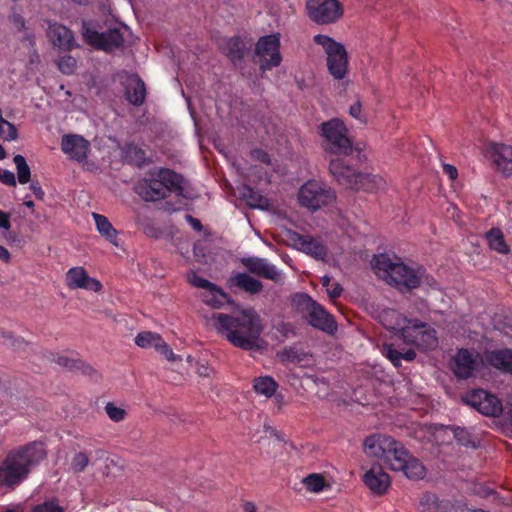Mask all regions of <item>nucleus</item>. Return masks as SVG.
I'll list each match as a JSON object with an SVG mask.
<instances>
[{
	"label": "nucleus",
	"instance_id": "2eb2a0df",
	"mask_svg": "<svg viewBox=\"0 0 512 512\" xmlns=\"http://www.w3.org/2000/svg\"><path fill=\"white\" fill-rule=\"evenodd\" d=\"M280 34L273 33L262 36L258 39L255 46V53L260 60V69L262 71L271 70L278 67L282 62L280 52Z\"/></svg>",
	"mask_w": 512,
	"mask_h": 512
},
{
	"label": "nucleus",
	"instance_id": "c9c22d12",
	"mask_svg": "<svg viewBox=\"0 0 512 512\" xmlns=\"http://www.w3.org/2000/svg\"><path fill=\"white\" fill-rule=\"evenodd\" d=\"M224 50L229 57V59L236 64L243 58L244 54V45L240 38L233 37L226 41Z\"/></svg>",
	"mask_w": 512,
	"mask_h": 512
},
{
	"label": "nucleus",
	"instance_id": "c756f323",
	"mask_svg": "<svg viewBox=\"0 0 512 512\" xmlns=\"http://www.w3.org/2000/svg\"><path fill=\"white\" fill-rule=\"evenodd\" d=\"M201 298L204 303L213 308H220L225 303L229 302L228 295L215 284L210 289L203 291Z\"/></svg>",
	"mask_w": 512,
	"mask_h": 512
},
{
	"label": "nucleus",
	"instance_id": "b1692460",
	"mask_svg": "<svg viewBox=\"0 0 512 512\" xmlns=\"http://www.w3.org/2000/svg\"><path fill=\"white\" fill-rule=\"evenodd\" d=\"M123 83L127 100L133 105L142 104L146 95L144 82L135 74H127Z\"/></svg>",
	"mask_w": 512,
	"mask_h": 512
},
{
	"label": "nucleus",
	"instance_id": "79ce46f5",
	"mask_svg": "<svg viewBox=\"0 0 512 512\" xmlns=\"http://www.w3.org/2000/svg\"><path fill=\"white\" fill-rule=\"evenodd\" d=\"M321 281L323 287L326 288V291L331 298H337L341 295L342 287L339 283L332 282L329 276H323Z\"/></svg>",
	"mask_w": 512,
	"mask_h": 512
},
{
	"label": "nucleus",
	"instance_id": "e2e57ef3",
	"mask_svg": "<svg viewBox=\"0 0 512 512\" xmlns=\"http://www.w3.org/2000/svg\"><path fill=\"white\" fill-rule=\"evenodd\" d=\"M256 508L255 505L251 502H247L244 504V511L245 512H255Z\"/></svg>",
	"mask_w": 512,
	"mask_h": 512
},
{
	"label": "nucleus",
	"instance_id": "603ef678",
	"mask_svg": "<svg viewBox=\"0 0 512 512\" xmlns=\"http://www.w3.org/2000/svg\"><path fill=\"white\" fill-rule=\"evenodd\" d=\"M17 174H18V181L21 184H26L30 181L31 172L29 165L22 166L20 168H17Z\"/></svg>",
	"mask_w": 512,
	"mask_h": 512
},
{
	"label": "nucleus",
	"instance_id": "680f3d73",
	"mask_svg": "<svg viewBox=\"0 0 512 512\" xmlns=\"http://www.w3.org/2000/svg\"><path fill=\"white\" fill-rule=\"evenodd\" d=\"M13 160L16 165V168H20L22 166L26 167V165H28L25 158L22 155H16Z\"/></svg>",
	"mask_w": 512,
	"mask_h": 512
},
{
	"label": "nucleus",
	"instance_id": "4d7b16f0",
	"mask_svg": "<svg viewBox=\"0 0 512 512\" xmlns=\"http://www.w3.org/2000/svg\"><path fill=\"white\" fill-rule=\"evenodd\" d=\"M10 226L9 214L0 210V228L8 230Z\"/></svg>",
	"mask_w": 512,
	"mask_h": 512
},
{
	"label": "nucleus",
	"instance_id": "dca6fc26",
	"mask_svg": "<svg viewBox=\"0 0 512 512\" xmlns=\"http://www.w3.org/2000/svg\"><path fill=\"white\" fill-rule=\"evenodd\" d=\"M464 400L485 416L497 417L503 412V405L498 397L482 389L470 391Z\"/></svg>",
	"mask_w": 512,
	"mask_h": 512
},
{
	"label": "nucleus",
	"instance_id": "13d9d810",
	"mask_svg": "<svg viewBox=\"0 0 512 512\" xmlns=\"http://www.w3.org/2000/svg\"><path fill=\"white\" fill-rule=\"evenodd\" d=\"M197 372L200 376L210 377L212 374V369L205 365H200L197 369Z\"/></svg>",
	"mask_w": 512,
	"mask_h": 512
},
{
	"label": "nucleus",
	"instance_id": "c03bdc74",
	"mask_svg": "<svg viewBox=\"0 0 512 512\" xmlns=\"http://www.w3.org/2000/svg\"><path fill=\"white\" fill-rule=\"evenodd\" d=\"M89 458L86 453L79 452L74 455L72 462H71V468L74 472H82L88 465Z\"/></svg>",
	"mask_w": 512,
	"mask_h": 512
},
{
	"label": "nucleus",
	"instance_id": "69168bd1",
	"mask_svg": "<svg viewBox=\"0 0 512 512\" xmlns=\"http://www.w3.org/2000/svg\"><path fill=\"white\" fill-rule=\"evenodd\" d=\"M34 196L39 199H42L44 196V192L42 191V189L40 187H36L35 185H34Z\"/></svg>",
	"mask_w": 512,
	"mask_h": 512
},
{
	"label": "nucleus",
	"instance_id": "6e6d98bb",
	"mask_svg": "<svg viewBox=\"0 0 512 512\" xmlns=\"http://www.w3.org/2000/svg\"><path fill=\"white\" fill-rule=\"evenodd\" d=\"M443 171L451 180H455L458 176L457 168L451 164H443Z\"/></svg>",
	"mask_w": 512,
	"mask_h": 512
},
{
	"label": "nucleus",
	"instance_id": "338daca9",
	"mask_svg": "<svg viewBox=\"0 0 512 512\" xmlns=\"http://www.w3.org/2000/svg\"><path fill=\"white\" fill-rule=\"evenodd\" d=\"M7 157V153L4 147L0 144V160H3Z\"/></svg>",
	"mask_w": 512,
	"mask_h": 512
},
{
	"label": "nucleus",
	"instance_id": "c85d7f7f",
	"mask_svg": "<svg viewBox=\"0 0 512 512\" xmlns=\"http://www.w3.org/2000/svg\"><path fill=\"white\" fill-rule=\"evenodd\" d=\"M230 286L238 287L248 293L256 294L263 288L262 283L247 273H236L229 280Z\"/></svg>",
	"mask_w": 512,
	"mask_h": 512
},
{
	"label": "nucleus",
	"instance_id": "0e129e2a",
	"mask_svg": "<svg viewBox=\"0 0 512 512\" xmlns=\"http://www.w3.org/2000/svg\"><path fill=\"white\" fill-rule=\"evenodd\" d=\"M14 23L17 26L24 27V19L20 15H14Z\"/></svg>",
	"mask_w": 512,
	"mask_h": 512
},
{
	"label": "nucleus",
	"instance_id": "7ed1b4c3",
	"mask_svg": "<svg viewBox=\"0 0 512 512\" xmlns=\"http://www.w3.org/2000/svg\"><path fill=\"white\" fill-rule=\"evenodd\" d=\"M371 265L381 279L399 289L418 287L425 274L422 267H410L404 264L399 257H391L388 254L375 255Z\"/></svg>",
	"mask_w": 512,
	"mask_h": 512
},
{
	"label": "nucleus",
	"instance_id": "4c0bfd02",
	"mask_svg": "<svg viewBox=\"0 0 512 512\" xmlns=\"http://www.w3.org/2000/svg\"><path fill=\"white\" fill-rule=\"evenodd\" d=\"M107 416L114 422H120L126 417V410L122 406H117L113 402H108L105 407Z\"/></svg>",
	"mask_w": 512,
	"mask_h": 512
},
{
	"label": "nucleus",
	"instance_id": "39448f33",
	"mask_svg": "<svg viewBox=\"0 0 512 512\" xmlns=\"http://www.w3.org/2000/svg\"><path fill=\"white\" fill-rule=\"evenodd\" d=\"M32 468V443L13 449L0 462V488L14 490L28 477Z\"/></svg>",
	"mask_w": 512,
	"mask_h": 512
},
{
	"label": "nucleus",
	"instance_id": "f8f14e48",
	"mask_svg": "<svg viewBox=\"0 0 512 512\" xmlns=\"http://www.w3.org/2000/svg\"><path fill=\"white\" fill-rule=\"evenodd\" d=\"M295 301L301 306L310 325L327 333L337 330L333 317L307 294H299Z\"/></svg>",
	"mask_w": 512,
	"mask_h": 512
},
{
	"label": "nucleus",
	"instance_id": "0eeeda50",
	"mask_svg": "<svg viewBox=\"0 0 512 512\" xmlns=\"http://www.w3.org/2000/svg\"><path fill=\"white\" fill-rule=\"evenodd\" d=\"M313 42L325 54L326 67L332 78L344 80L349 72V54L344 44L325 34L314 35Z\"/></svg>",
	"mask_w": 512,
	"mask_h": 512
},
{
	"label": "nucleus",
	"instance_id": "6ab92c4d",
	"mask_svg": "<svg viewBox=\"0 0 512 512\" xmlns=\"http://www.w3.org/2000/svg\"><path fill=\"white\" fill-rule=\"evenodd\" d=\"M61 149L71 160L84 162L90 152V143L77 134H67L62 137Z\"/></svg>",
	"mask_w": 512,
	"mask_h": 512
},
{
	"label": "nucleus",
	"instance_id": "aec40b11",
	"mask_svg": "<svg viewBox=\"0 0 512 512\" xmlns=\"http://www.w3.org/2000/svg\"><path fill=\"white\" fill-rule=\"evenodd\" d=\"M485 155L489 157L497 169L504 175L512 174V146L502 143H490L485 148Z\"/></svg>",
	"mask_w": 512,
	"mask_h": 512
},
{
	"label": "nucleus",
	"instance_id": "423d86ee",
	"mask_svg": "<svg viewBox=\"0 0 512 512\" xmlns=\"http://www.w3.org/2000/svg\"><path fill=\"white\" fill-rule=\"evenodd\" d=\"M329 170L340 185L354 190L376 192L384 189L386 182L380 175L361 173L345 164L341 158H334L329 163Z\"/></svg>",
	"mask_w": 512,
	"mask_h": 512
},
{
	"label": "nucleus",
	"instance_id": "3c124183",
	"mask_svg": "<svg viewBox=\"0 0 512 512\" xmlns=\"http://www.w3.org/2000/svg\"><path fill=\"white\" fill-rule=\"evenodd\" d=\"M349 113L353 118L359 120L362 123L366 121L365 116L362 114V105L359 101L353 103L350 106Z\"/></svg>",
	"mask_w": 512,
	"mask_h": 512
},
{
	"label": "nucleus",
	"instance_id": "37998d69",
	"mask_svg": "<svg viewBox=\"0 0 512 512\" xmlns=\"http://www.w3.org/2000/svg\"><path fill=\"white\" fill-rule=\"evenodd\" d=\"M188 282L194 287L201 288L204 291L210 289L214 284L200 277L195 271H190L187 275Z\"/></svg>",
	"mask_w": 512,
	"mask_h": 512
},
{
	"label": "nucleus",
	"instance_id": "58836bf2",
	"mask_svg": "<svg viewBox=\"0 0 512 512\" xmlns=\"http://www.w3.org/2000/svg\"><path fill=\"white\" fill-rule=\"evenodd\" d=\"M57 66L62 73L73 74L77 68V60L70 55H64L58 59Z\"/></svg>",
	"mask_w": 512,
	"mask_h": 512
},
{
	"label": "nucleus",
	"instance_id": "f704fd0d",
	"mask_svg": "<svg viewBox=\"0 0 512 512\" xmlns=\"http://www.w3.org/2000/svg\"><path fill=\"white\" fill-rule=\"evenodd\" d=\"M242 198L248 206L254 209L265 210L269 207V200L250 187H244L242 191Z\"/></svg>",
	"mask_w": 512,
	"mask_h": 512
},
{
	"label": "nucleus",
	"instance_id": "ddd939ff",
	"mask_svg": "<svg viewBox=\"0 0 512 512\" xmlns=\"http://www.w3.org/2000/svg\"><path fill=\"white\" fill-rule=\"evenodd\" d=\"M486 366L483 356L475 349H458L452 357L451 368L459 379H468Z\"/></svg>",
	"mask_w": 512,
	"mask_h": 512
},
{
	"label": "nucleus",
	"instance_id": "20e7f679",
	"mask_svg": "<svg viewBox=\"0 0 512 512\" xmlns=\"http://www.w3.org/2000/svg\"><path fill=\"white\" fill-rule=\"evenodd\" d=\"M183 183L181 175L170 169L158 168L139 180L134 189L144 201H157L165 198L169 191L184 195Z\"/></svg>",
	"mask_w": 512,
	"mask_h": 512
},
{
	"label": "nucleus",
	"instance_id": "f03ea898",
	"mask_svg": "<svg viewBox=\"0 0 512 512\" xmlns=\"http://www.w3.org/2000/svg\"><path fill=\"white\" fill-rule=\"evenodd\" d=\"M363 446L369 457L382 460L390 470L402 472L408 479L420 480L426 474L422 463L391 436L379 433L369 435Z\"/></svg>",
	"mask_w": 512,
	"mask_h": 512
},
{
	"label": "nucleus",
	"instance_id": "774afa93",
	"mask_svg": "<svg viewBox=\"0 0 512 512\" xmlns=\"http://www.w3.org/2000/svg\"><path fill=\"white\" fill-rule=\"evenodd\" d=\"M26 207L28 208H32V200L29 199V200H25L24 203H23Z\"/></svg>",
	"mask_w": 512,
	"mask_h": 512
},
{
	"label": "nucleus",
	"instance_id": "a211bd4d",
	"mask_svg": "<svg viewBox=\"0 0 512 512\" xmlns=\"http://www.w3.org/2000/svg\"><path fill=\"white\" fill-rule=\"evenodd\" d=\"M365 486L376 496L385 495L391 487V477L379 464L372 465L362 476Z\"/></svg>",
	"mask_w": 512,
	"mask_h": 512
},
{
	"label": "nucleus",
	"instance_id": "bb28decb",
	"mask_svg": "<svg viewBox=\"0 0 512 512\" xmlns=\"http://www.w3.org/2000/svg\"><path fill=\"white\" fill-rule=\"evenodd\" d=\"M52 361L59 367L67 370H85L89 368L84 361H82L75 351H63L55 353L52 356Z\"/></svg>",
	"mask_w": 512,
	"mask_h": 512
},
{
	"label": "nucleus",
	"instance_id": "72a5a7b5",
	"mask_svg": "<svg viewBox=\"0 0 512 512\" xmlns=\"http://www.w3.org/2000/svg\"><path fill=\"white\" fill-rule=\"evenodd\" d=\"M278 388L277 382L271 376H259L253 381V389L256 394L271 398Z\"/></svg>",
	"mask_w": 512,
	"mask_h": 512
},
{
	"label": "nucleus",
	"instance_id": "4be33fe9",
	"mask_svg": "<svg viewBox=\"0 0 512 512\" xmlns=\"http://www.w3.org/2000/svg\"><path fill=\"white\" fill-rule=\"evenodd\" d=\"M292 242V246L302 251L314 258L323 259L326 256V248L325 246L308 235H299L297 233H293L290 237Z\"/></svg>",
	"mask_w": 512,
	"mask_h": 512
},
{
	"label": "nucleus",
	"instance_id": "a18cd8bd",
	"mask_svg": "<svg viewBox=\"0 0 512 512\" xmlns=\"http://www.w3.org/2000/svg\"><path fill=\"white\" fill-rule=\"evenodd\" d=\"M46 438L39 441H34V464L38 461L43 460L46 455Z\"/></svg>",
	"mask_w": 512,
	"mask_h": 512
},
{
	"label": "nucleus",
	"instance_id": "de8ad7c7",
	"mask_svg": "<svg viewBox=\"0 0 512 512\" xmlns=\"http://www.w3.org/2000/svg\"><path fill=\"white\" fill-rule=\"evenodd\" d=\"M34 512H63V509L55 501H48L34 507Z\"/></svg>",
	"mask_w": 512,
	"mask_h": 512
},
{
	"label": "nucleus",
	"instance_id": "4468645a",
	"mask_svg": "<svg viewBox=\"0 0 512 512\" xmlns=\"http://www.w3.org/2000/svg\"><path fill=\"white\" fill-rule=\"evenodd\" d=\"M308 17L320 25L338 22L344 15V7L339 0H307Z\"/></svg>",
	"mask_w": 512,
	"mask_h": 512
},
{
	"label": "nucleus",
	"instance_id": "1a4fd4ad",
	"mask_svg": "<svg viewBox=\"0 0 512 512\" xmlns=\"http://www.w3.org/2000/svg\"><path fill=\"white\" fill-rule=\"evenodd\" d=\"M320 135L323 138L324 148L328 152L345 155L351 152L352 142L342 120L335 118L322 123Z\"/></svg>",
	"mask_w": 512,
	"mask_h": 512
},
{
	"label": "nucleus",
	"instance_id": "9b49d317",
	"mask_svg": "<svg viewBox=\"0 0 512 512\" xmlns=\"http://www.w3.org/2000/svg\"><path fill=\"white\" fill-rule=\"evenodd\" d=\"M406 344L421 350H430L438 345L436 331L428 323L411 319L402 329V338Z\"/></svg>",
	"mask_w": 512,
	"mask_h": 512
},
{
	"label": "nucleus",
	"instance_id": "e433bc0d",
	"mask_svg": "<svg viewBox=\"0 0 512 512\" xmlns=\"http://www.w3.org/2000/svg\"><path fill=\"white\" fill-rule=\"evenodd\" d=\"M303 484L307 491L320 493L329 488V484L321 474L312 473L303 479Z\"/></svg>",
	"mask_w": 512,
	"mask_h": 512
},
{
	"label": "nucleus",
	"instance_id": "864d4df0",
	"mask_svg": "<svg viewBox=\"0 0 512 512\" xmlns=\"http://www.w3.org/2000/svg\"><path fill=\"white\" fill-rule=\"evenodd\" d=\"M131 153H134L135 156L137 157L135 160L137 164H141L142 161L144 160V152L141 149L137 148L136 146L130 145L127 147V154L130 156Z\"/></svg>",
	"mask_w": 512,
	"mask_h": 512
},
{
	"label": "nucleus",
	"instance_id": "5fc2aeb1",
	"mask_svg": "<svg viewBox=\"0 0 512 512\" xmlns=\"http://www.w3.org/2000/svg\"><path fill=\"white\" fill-rule=\"evenodd\" d=\"M252 157L256 160H259L263 163H266V164H270V157L269 155L263 151V150H260V149H256L252 152Z\"/></svg>",
	"mask_w": 512,
	"mask_h": 512
},
{
	"label": "nucleus",
	"instance_id": "cd10ccee",
	"mask_svg": "<svg viewBox=\"0 0 512 512\" xmlns=\"http://www.w3.org/2000/svg\"><path fill=\"white\" fill-rule=\"evenodd\" d=\"M409 320L394 309L384 310L380 315L383 326L389 330L397 331L400 338H402V329L406 327Z\"/></svg>",
	"mask_w": 512,
	"mask_h": 512
},
{
	"label": "nucleus",
	"instance_id": "ea45409f",
	"mask_svg": "<svg viewBox=\"0 0 512 512\" xmlns=\"http://www.w3.org/2000/svg\"><path fill=\"white\" fill-rule=\"evenodd\" d=\"M451 431L453 432L457 442L461 445L476 447V442L471 440L470 433L467 429L461 427H451Z\"/></svg>",
	"mask_w": 512,
	"mask_h": 512
},
{
	"label": "nucleus",
	"instance_id": "a19ab883",
	"mask_svg": "<svg viewBox=\"0 0 512 512\" xmlns=\"http://www.w3.org/2000/svg\"><path fill=\"white\" fill-rule=\"evenodd\" d=\"M17 138V130L9 121H0V139L4 141H12Z\"/></svg>",
	"mask_w": 512,
	"mask_h": 512
},
{
	"label": "nucleus",
	"instance_id": "f257e3e1",
	"mask_svg": "<svg viewBox=\"0 0 512 512\" xmlns=\"http://www.w3.org/2000/svg\"><path fill=\"white\" fill-rule=\"evenodd\" d=\"M207 325L238 348L254 350L263 344L261 334L264 326L259 314L252 308L240 310L235 317L213 313L207 318Z\"/></svg>",
	"mask_w": 512,
	"mask_h": 512
},
{
	"label": "nucleus",
	"instance_id": "09e8293b",
	"mask_svg": "<svg viewBox=\"0 0 512 512\" xmlns=\"http://www.w3.org/2000/svg\"><path fill=\"white\" fill-rule=\"evenodd\" d=\"M436 497L431 494L424 495L420 500V507L424 512H431L436 505Z\"/></svg>",
	"mask_w": 512,
	"mask_h": 512
},
{
	"label": "nucleus",
	"instance_id": "393cba45",
	"mask_svg": "<svg viewBox=\"0 0 512 512\" xmlns=\"http://www.w3.org/2000/svg\"><path fill=\"white\" fill-rule=\"evenodd\" d=\"M92 218L95 223V228L102 238H104L109 244L118 248L119 243V232L113 227L109 219L101 214L92 213Z\"/></svg>",
	"mask_w": 512,
	"mask_h": 512
},
{
	"label": "nucleus",
	"instance_id": "f3484780",
	"mask_svg": "<svg viewBox=\"0 0 512 512\" xmlns=\"http://www.w3.org/2000/svg\"><path fill=\"white\" fill-rule=\"evenodd\" d=\"M65 285L70 290H86L98 293L102 290V283L94 277H91L83 266H74L65 273Z\"/></svg>",
	"mask_w": 512,
	"mask_h": 512
},
{
	"label": "nucleus",
	"instance_id": "5701e85b",
	"mask_svg": "<svg viewBox=\"0 0 512 512\" xmlns=\"http://www.w3.org/2000/svg\"><path fill=\"white\" fill-rule=\"evenodd\" d=\"M47 34L52 44L63 51L71 50L77 46L72 31L66 26L57 23L51 24Z\"/></svg>",
	"mask_w": 512,
	"mask_h": 512
},
{
	"label": "nucleus",
	"instance_id": "49530a36",
	"mask_svg": "<svg viewBox=\"0 0 512 512\" xmlns=\"http://www.w3.org/2000/svg\"><path fill=\"white\" fill-rule=\"evenodd\" d=\"M157 352L170 362L181 361V357L177 356L165 341L161 344V348H159Z\"/></svg>",
	"mask_w": 512,
	"mask_h": 512
},
{
	"label": "nucleus",
	"instance_id": "052dcab7",
	"mask_svg": "<svg viewBox=\"0 0 512 512\" xmlns=\"http://www.w3.org/2000/svg\"><path fill=\"white\" fill-rule=\"evenodd\" d=\"M0 260L8 262L10 260L9 251L2 245H0Z\"/></svg>",
	"mask_w": 512,
	"mask_h": 512
},
{
	"label": "nucleus",
	"instance_id": "a878e982",
	"mask_svg": "<svg viewBox=\"0 0 512 512\" xmlns=\"http://www.w3.org/2000/svg\"><path fill=\"white\" fill-rule=\"evenodd\" d=\"M487 363L495 369L512 374V350L500 349L486 353Z\"/></svg>",
	"mask_w": 512,
	"mask_h": 512
},
{
	"label": "nucleus",
	"instance_id": "473e14b6",
	"mask_svg": "<svg viewBox=\"0 0 512 512\" xmlns=\"http://www.w3.org/2000/svg\"><path fill=\"white\" fill-rule=\"evenodd\" d=\"M163 342L162 336L152 331L139 332L135 337V344L142 349L154 348L158 351Z\"/></svg>",
	"mask_w": 512,
	"mask_h": 512
},
{
	"label": "nucleus",
	"instance_id": "412c9836",
	"mask_svg": "<svg viewBox=\"0 0 512 512\" xmlns=\"http://www.w3.org/2000/svg\"><path fill=\"white\" fill-rule=\"evenodd\" d=\"M242 264L251 272L277 283L283 281V273L264 258L248 257L242 259Z\"/></svg>",
	"mask_w": 512,
	"mask_h": 512
},
{
	"label": "nucleus",
	"instance_id": "9d476101",
	"mask_svg": "<svg viewBox=\"0 0 512 512\" xmlns=\"http://www.w3.org/2000/svg\"><path fill=\"white\" fill-rule=\"evenodd\" d=\"M125 27H109L107 31L100 32L92 22H84L82 35L86 43L104 51H113L119 48L124 41Z\"/></svg>",
	"mask_w": 512,
	"mask_h": 512
},
{
	"label": "nucleus",
	"instance_id": "8fccbe9b",
	"mask_svg": "<svg viewBox=\"0 0 512 512\" xmlns=\"http://www.w3.org/2000/svg\"><path fill=\"white\" fill-rule=\"evenodd\" d=\"M0 181L8 186L16 185V178L14 173L6 169H0Z\"/></svg>",
	"mask_w": 512,
	"mask_h": 512
},
{
	"label": "nucleus",
	"instance_id": "6e6552de",
	"mask_svg": "<svg viewBox=\"0 0 512 512\" xmlns=\"http://www.w3.org/2000/svg\"><path fill=\"white\" fill-rule=\"evenodd\" d=\"M336 200L335 192L320 180H308L298 191V204L310 211H317L331 205Z\"/></svg>",
	"mask_w": 512,
	"mask_h": 512
},
{
	"label": "nucleus",
	"instance_id": "bf43d9fd",
	"mask_svg": "<svg viewBox=\"0 0 512 512\" xmlns=\"http://www.w3.org/2000/svg\"><path fill=\"white\" fill-rule=\"evenodd\" d=\"M186 219L195 230L200 231L202 229V225L198 219H195L190 215H187Z\"/></svg>",
	"mask_w": 512,
	"mask_h": 512
},
{
	"label": "nucleus",
	"instance_id": "7c9ffc66",
	"mask_svg": "<svg viewBox=\"0 0 512 512\" xmlns=\"http://www.w3.org/2000/svg\"><path fill=\"white\" fill-rule=\"evenodd\" d=\"M486 239L490 249L500 254H508L510 246L505 241L504 234L499 228H492L486 233Z\"/></svg>",
	"mask_w": 512,
	"mask_h": 512
},
{
	"label": "nucleus",
	"instance_id": "2f4dec72",
	"mask_svg": "<svg viewBox=\"0 0 512 512\" xmlns=\"http://www.w3.org/2000/svg\"><path fill=\"white\" fill-rule=\"evenodd\" d=\"M382 354L388 358L394 366H400L401 360L412 361L416 357L413 349H408L405 352H400L394 348L393 344H383Z\"/></svg>",
	"mask_w": 512,
	"mask_h": 512
}]
</instances>
